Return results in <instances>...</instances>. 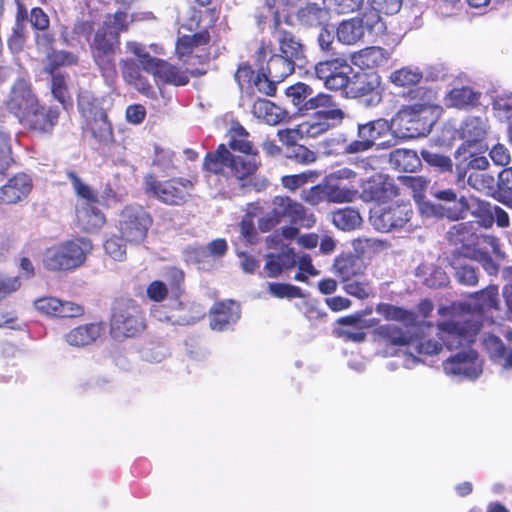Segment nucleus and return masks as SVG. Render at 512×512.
I'll use <instances>...</instances> for the list:
<instances>
[{
	"instance_id": "33",
	"label": "nucleus",
	"mask_w": 512,
	"mask_h": 512,
	"mask_svg": "<svg viewBox=\"0 0 512 512\" xmlns=\"http://www.w3.org/2000/svg\"><path fill=\"white\" fill-rule=\"evenodd\" d=\"M252 113L269 125H277L285 118L284 111L266 99L256 100L252 106Z\"/></svg>"
},
{
	"instance_id": "59",
	"label": "nucleus",
	"mask_w": 512,
	"mask_h": 512,
	"mask_svg": "<svg viewBox=\"0 0 512 512\" xmlns=\"http://www.w3.org/2000/svg\"><path fill=\"white\" fill-rule=\"evenodd\" d=\"M25 42V22L23 18L17 16L15 25L12 29V34L8 40V46L12 52H19L22 50Z\"/></svg>"
},
{
	"instance_id": "49",
	"label": "nucleus",
	"mask_w": 512,
	"mask_h": 512,
	"mask_svg": "<svg viewBox=\"0 0 512 512\" xmlns=\"http://www.w3.org/2000/svg\"><path fill=\"white\" fill-rule=\"evenodd\" d=\"M78 57L68 51L54 50L47 55V65L45 70L47 72H56L55 70L60 66H70L76 64Z\"/></svg>"
},
{
	"instance_id": "1",
	"label": "nucleus",
	"mask_w": 512,
	"mask_h": 512,
	"mask_svg": "<svg viewBox=\"0 0 512 512\" xmlns=\"http://www.w3.org/2000/svg\"><path fill=\"white\" fill-rule=\"evenodd\" d=\"M126 18V8L118 10L95 34L92 44L93 58L105 78H112L115 74L119 32L126 28Z\"/></svg>"
},
{
	"instance_id": "9",
	"label": "nucleus",
	"mask_w": 512,
	"mask_h": 512,
	"mask_svg": "<svg viewBox=\"0 0 512 512\" xmlns=\"http://www.w3.org/2000/svg\"><path fill=\"white\" fill-rule=\"evenodd\" d=\"M130 52H133L137 58V63H133V65L141 66L161 81L176 86L186 85L189 82V77L185 72L164 60L151 57L140 44L130 43Z\"/></svg>"
},
{
	"instance_id": "37",
	"label": "nucleus",
	"mask_w": 512,
	"mask_h": 512,
	"mask_svg": "<svg viewBox=\"0 0 512 512\" xmlns=\"http://www.w3.org/2000/svg\"><path fill=\"white\" fill-rule=\"evenodd\" d=\"M262 213V207L259 203L247 204L246 213L240 222V233L242 237L250 244L254 243L257 232L254 224V218Z\"/></svg>"
},
{
	"instance_id": "43",
	"label": "nucleus",
	"mask_w": 512,
	"mask_h": 512,
	"mask_svg": "<svg viewBox=\"0 0 512 512\" xmlns=\"http://www.w3.org/2000/svg\"><path fill=\"white\" fill-rule=\"evenodd\" d=\"M227 251V243L224 239H216L211 241L206 248H191L188 253L190 259L201 262L204 257L210 255L213 257H221Z\"/></svg>"
},
{
	"instance_id": "53",
	"label": "nucleus",
	"mask_w": 512,
	"mask_h": 512,
	"mask_svg": "<svg viewBox=\"0 0 512 512\" xmlns=\"http://www.w3.org/2000/svg\"><path fill=\"white\" fill-rule=\"evenodd\" d=\"M420 154L427 164L437 168L440 172L452 171L453 163L448 156L438 154L427 149H422Z\"/></svg>"
},
{
	"instance_id": "45",
	"label": "nucleus",
	"mask_w": 512,
	"mask_h": 512,
	"mask_svg": "<svg viewBox=\"0 0 512 512\" xmlns=\"http://www.w3.org/2000/svg\"><path fill=\"white\" fill-rule=\"evenodd\" d=\"M391 161L403 171H415L421 164L416 152L398 149L391 155Z\"/></svg>"
},
{
	"instance_id": "14",
	"label": "nucleus",
	"mask_w": 512,
	"mask_h": 512,
	"mask_svg": "<svg viewBox=\"0 0 512 512\" xmlns=\"http://www.w3.org/2000/svg\"><path fill=\"white\" fill-rule=\"evenodd\" d=\"M487 120L481 117H468L465 119L458 130L459 137L463 143L458 147L454 153L456 160H459L468 149L476 148V150L487 149L483 144L484 139L488 133Z\"/></svg>"
},
{
	"instance_id": "51",
	"label": "nucleus",
	"mask_w": 512,
	"mask_h": 512,
	"mask_svg": "<svg viewBox=\"0 0 512 512\" xmlns=\"http://www.w3.org/2000/svg\"><path fill=\"white\" fill-rule=\"evenodd\" d=\"M357 191L333 184H325L326 201L330 203L352 202Z\"/></svg>"
},
{
	"instance_id": "27",
	"label": "nucleus",
	"mask_w": 512,
	"mask_h": 512,
	"mask_svg": "<svg viewBox=\"0 0 512 512\" xmlns=\"http://www.w3.org/2000/svg\"><path fill=\"white\" fill-rule=\"evenodd\" d=\"M482 150H476V148L468 149L463 154V161H459L456 164V183L458 185H464L465 178L467 175V168L477 170L476 172H485L490 166L489 160L485 156H478V153Z\"/></svg>"
},
{
	"instance_id": "57",
	"label": "nucleus",
	"mask_w": 512,
	"mask_h": 512,
	"mask_svg": "<svg viewBox=\"0 0 512 512\" xmlns=\"http://www.w3.org/2000/svg\"><path fill=\"white\" fill-rule=\"evenodd\" d=\"M404 185L413 193L416 202H420L427 190L430 181L423 176H406L403 178Z\"/></svg>"
},
{
	"instance_id": "4",
	"label": "nucleus",
	"mask_w": 512,
	"mask_h": 512,
	"mask_svg": "<svg viewBox=\"0 0 512 512\" xmlns=\"http://www.w3.org/2000/svg\"><path fill=\"white\" fill-rule=\"evenodd\" d=\"M432 125V106L428 104L403 107L391 121L392 131L400 139L426 136Z\"/></svg>"
},
{
	"instance_id": "29",
	"label": "nucleus",
	"mask_w": 512,
	"mask_h": 512,
	"mask_svg": "<svg viewBox=\"0 0 512 512\" xmlns=\"http://www.w3.org/2000/svg\"><path fill=\"white\" fill-rule=\"evenodd\" d=\"M333 270L342 282H346L362 275L364 264L359 257L353 254H342L335 259Z\"/></svg>"
},
{
	"instance_id": "41",
	"label": "nucleus",
	"mask_w": 512,
	"mask_h": 512,
	"mask_svg": "<svg viewBox=\"0 0 512 512\" xmlns=\"http://www.w3.org/2000/svg\"><path fill=\"white\" fill-rule=\"evenodd\" d=\"M422 77L423 74L419 68L408 66L392 72L389 79L396 86L408 87L418 84Z\"/></svg>"
},
{
	"instance_id": "22",
	"label": "nucleus",
	"mask_w": 512,
	"mask_h": 512,
	"mask_svg": "<svg viewBox=\"0 0 512 512\" xmlns=\"http://www.w3.org/2000/svg\"><path fill=\"white\" fill-rule=\"evenodd\" d=\"M36 109H32L22 120L21 123L39 133H49L58 121L59 113L55 109H44L36 104Z\"/></svg>"
},
{
	"instance_id": "40",
	"label": "nucleus",
	"mask_w": 512,
	"mask_h": 512,
	"mask_svg": "<svg viewBox=\"0 0 512 512\" xmlns=\"http://www.w3.org/2000/svg\"><path fill=\"white\" fill-rule=\"evenodd\" d=\"M229 146L231 149L239 151L243 154H257L253 151V146L248 140L249 133L240 124H234L229 132Z\"/></svg>"
},
{
	"instance_id": "39",
	"label": "nucleus",
	"mask_w": 512,
	"mask_h": 512,
	"mask_svg": "<svg viewBox=\"0 0 512 512\" xmlns=\"http://www.w3.org/2000/svg\"><path fill=\"white\" fill-rule=\"evenodd\" d=\"M474 225L471 222L456 223L447 232V239L455 244L470 245L474 239Z\"/></svg>"
},
{
	"instance_id": "30",
	"label": "nucleus",
	"mask_w": 512,
	"mask_h": 512,
	"mask_svg": "<svg viewBox=\"0 0 512 512\" xmlns=\"http://www.w3.org/2000/svg\"><path fill=\"white\" fill-rule=\"evenodd\" d=\"M296 255L292 249L286 248L279 254H268L264 271L268 277L279 276L284 270L293 268L296 265Z\"/></svg>"
},
{
	"instance_id": "54",
	"label": "nucleus",
	"mask_w": 512,
	"mask_h": 512,
	"mask_svg": "<svg viewBox=\"0 0 512 512\" xmlns=\"http://www.w3.org/2000/svg\"><path fill=\"white\" fill-rule=\"evenodd\" d=\"M209 41L207 34H195L193 36H183L176 45L177 54L183 57L189 54L193 47L206 44Z\"/></svg>"
},
{
	"instance_id": "50",
	"label": "nucleus",
	"mask_w": 512,
	"mask_h": 512,
	"mask_svg": "<svg viewBox=\"0 0 512 512\" xmlns=\"http://www.w3.org/2000/svg\"><path fill=\"white\" fill-rule=\"evenodd\" d=\"M120 235H113L104 243V249L113 259L122 261L126 256V239L123 228L119 230Z\"/></svg>"
},
{
	"instance_id": "23",
	"label": "nucleus",
	"mask_w": 512,
	"mask_h": 512,
	"mask_svg": "<svg viewBox=\"0 0 512 512\" xmlns=\"http://www.w3.org/2000/svg\"><path fill=\"white\" fill-rule=\"evenodd\" d=\"M128 299L114 301L110 319V335L114 341L122 343L128 337Z\"/></svg>"
},
{
	"instance_id": "12",
	"label": "nucleus",
	"mask_w": 512,
	"mask_h": 512,
	"mask_svg": "<svg viewBox=\"0 0 512 512\" xmlns=\"http://www.w3.org/2000/svg\"><path fill=\"white\" fill-rule=\"evenodd\" d=\"M315 76L329 90L346 89L353 68L345 57H335L318 62L314 67Z\"/></svg>"
},
{
	"instance_id": "17",
	"label": "nucleus",
	"mask_w": 512,
	"mask_h": 512,
	"mask_svg": "<svg viewBox=\"0 0 512 512\" xmlns=\"http://www.w3.org/2000/svg\"><path fill=\"white\" fill-rule=\"evenodd\" d=\"M272 208L281 222L282 219H288L293 225L302 227H312L316 220L312 213L299 202L288 196H276L272 200Z\"/></svg>"
},
{
	"instance_id": "46",
	"label": "nucleus",
	"mask_w": 512,
	"mask_h": 512,
	"mask_svg": "<svg viewBox=\"0 0 512 512\" xmlns=\"http://www.w3.org/2000/svg\"><path fill=\"white\" fill-rule=\"evenodd\" d=\"M68 178L71 180L76 194L81 198V202H79L77 206L98 204V198L95 192L84 184L74 172H68Z\"/></svg>"
},
{
	"instance_id": "38",
	"label": "nucleus",
	"mask_w": 512,
	"mask_h": 512,
	"mask_svg": "<svg viewBox=\"0 0 512 512\" xmlns=\"http://www.w3.org/2000/svg\"><path fill=\"white\" fill-rule=\"evenodd\" d=\"M332 221L337 228L343 231H350L361 225L362 218L357 210L344 208L333 213Z\"/></svg>"
},
{
	"instance_id": "25",
	"label": "nucleus",
	"mask_w": 512,
	"mask_h": 512,
	"mask_svg": "<svg viewBox=\"0 0 512 512\" xmlns=\"http://www.w3.org/2000/svg\"><path fill=\"white\" fill-rule=\"evenodd\" d=\"M240 318V308L234 301L216 303L211 309L210 326L213 330L223 331Z\"/></svg>"
},
{
	"instance_id": "10",
	"label": "nucleus",
	"mask_w": 512,
	"mask_h": 512,
	"mask_svg": "<svg viewBox=\"0 0 512 512\" xmlns=\"http://www.w3.org/2000/svg\"><path fill=\"white\" fill-rule=\"evenodd\" d=\"M412 215L413 210L408 204L378 206L371 211L370 222L381 232L399 231L408 226Z\"/></svg>"
},
{
	"instance_id": "36",
	"label": "nucleus",
	"mask_w": 512,
	"mask_h": 512,
	"mask_svg": "<svg viewBox=\"0 0 512 512\" xmlns=\"http://www.w3.org/2000/svg\"><path fill=\"white\" fill-rule=\"evenodd\" d=\"M364 34L358 17L342 21L336 31L338 41L345 45L356 44L363 38Z\"/></svg>"
},
{
	"instance_id": "24",
	"label": "nucleus",
	"mask_w": 512,
	"mask_h": 512,
	"mask_svg": "<svg viewBox=\"0 0 512 512\" xmlns=\"http://www.w3.org/2000/svg\"><path fill=\"white\" fill-rule=\"evenodd\" d=\"M104 331V323H88L72 329L64 338L70 346L84 347L94 343Z\"/></svg>"
},
{
	"instance_id": "61",
	"label": "nucleus",
	"mask_w": 512,
	"mask_h": 512,
	"mask_svg": "<svg viewBox=\"0 0 512 512\" xmlns=\"http://www.w3.org/2000/svg\"><path fill=\"white\" fill-rule=\"evenodd\" d=\"M268 291L276 298L302 297L301 289L297 286L284 283H268Z\"/></svg>"
},
{
	"instance_id": "19",
	"label": "nucleus",
	"mask_w": 512,
	"mask_h": 512,
	"mask_svg": "<svg viewBox=\"0 0 512 512\" xmlns=\"http://www.w3.org/2000/svg\"><path fill=\"white\" fill-rule=\"evenodd\" d=\"M375 334L386 344L398 347H407V351L404 352L406 355L404 366L406 368H412L418 362V358L412 352L414 335H412L410 330L403 331L395 324H384L375 330Z\"/></svg>"
},
{
	"instance_id": "63",
	"label": "nucleus",
	"mask_w": 512,
	"mask_h": 512,
	"mask_svg": "<svg viewBox=\"0 0 512 512\" xmlns=\"http://www.w3.org/2000/svg\"><path fill=\"white\" fill-rule=\"evenodd\" d=\"M13 163L10 136L0 130V174H3Z\"/></svg>"
},
{
	"instance_id": "55",
	"label": "nucleus",
	"mask_w": 512,
	"mask_h": 512,
	"mask_svg": "<svg viewBox=\"0 0 512 512\" xmlns=\"http://www.w3.org/2000/svg\"><path fill=\"white\" fill-rule=\"evenodd\" d=\"M478 303L477 308L479 310L486 309H498V288L496 286H489L486 289L476 294Z\"/></svg>"
},
{
	"instance_id": "62",
	"label": "nucleus",
	"mask_w": 512,
	"mask_h": 512,
	"mask_svg": "<svg viewBox=\"0 0 512 512\" xmlns=\"http://www.w3.org/2000/svg\"><path fill=\"white\" fill-rule=\"evenodd\" d=\"M343 290L358 299H367L372 295V287L368 282H360L356 280H348L346 282H343Z\"/></svg>"
},
{
	"instance_id": "13",
	"label": "nucleus",
	"mask_w": 512,
	"mask_h": 512,
	"mask_svg": "<svg viewBox=\"0 0 512 512\" xmlns=\"http://www.w3.org/2000/svg\"><path fill=\"white\" fill-rule=\"evenodd\" d=\"M443 369L449 376L473 380L482 373V361L477 352L469 348L445 360Z\"/></svg>"
},
{
	"instance_id": "26",
	"label": "nucleus",
	"mask_w": 512,
	"mask_h": 512,
	"mask_svg": "<svg viewBox=\"0 0 512 512\" xmlns=\"http://www.w3.org/2000/svg\"><path fill=\"white\" fill-rule=\"evenodd\" d=\"M390 53L381 47H367L351 55V62L361 69H374L385 65Z\"/></svg>"
},
{
	"instance_id": "7",
	"label": "nucleus",
	"mask_w": 512,
	"mask_h": 512,
	"mask_svg": "<svg viewBox=\"0 0 512 512\" xmlns=\"http://www.w3.org/2000/svg\"><path fill=\"white\" fill-rule=\"evenodd\" d=\"M192 188V182L185 178L160 181L154 175L148 174L144 180L146 194L169 205H180L186 202L190 197Z\"/></svg>"
},
{
	"instance_id": "48",
	"label": "nucleus",
	"mask_w": 512,
	"mask_h": 512,
	"mask_svg": "<svg viewBox=\"0 0 512 512\" xmlns=\"http://www.w3.org/2000/svg\"><path fill=\"white\" fill-rule=\"evenodd\" d=\"M51 74V92L55 99L66 107L70 103V95L67 86V77L61 72H49Z\"/></svg>"
},
{
	"instance_id": "42",
	"label": "nucleus",
	"mask_w": 512,
	"mask_h": 512,
	"mask_svg": "<svg viewBox=\"0 0 512 512\" xmlns=\"http://www.w3.org/2000/svg\"><path fill=\"white\" fill-rule=\"evenodd\" d=\"M479 94L470 87L455 88L447 96V103L456 108L473 106L477 103Z\"/></svg>"
},
{
	"instance_id": "31",
	"label": "nucleus",
	"mask_w": 512,
	"mask_h": 512,
	"mask_svg": "<svg viewBox=\"0 0 512 512\" xmlns=\"http://www.w3.org/2000/svg\"><path fill=\"white\" fill-rule=\"evenodd\" d=\"M151 225L150 214L141 207L134 208L130 212V243H142Z\"/></svg>"
},
{
	"instance_id": "2",
	"label": "nucleus",
	"mask_w": 512,
	"mask_h": 512,
	"mask_svg": "<svg viewBox=\"0 0 512 512\" xmlns=\"http://www.w3.org/2000/svg\"><path fill=\"white\" fill-rule=\"evenodd\" d=\"M260 164L258 154L236 156L224 144H221L215 152L205 156L203 167L213 174L231 176L244 182L256 173Z\"/></svg>"
},
{
	"instance_id": "58",
	"label": "nucleus",
	"mask_w": 512,
	"mask_h": 512,
	"mask_svg": "<svg viewBox=\"0 0 512 512\" xmlns=\"http://www.w3.org/2000/svg\"><path fill=\"white\" fill-rule=\"evenodd\" d=\"M378 10L371 9L365 12L358 20L361 21L362 29L370 32L380 33L384 29V23L382 22L381 16Z\"/></svg>"
},
{
	"instance_id": "44",
	"label": "nucleus",
	"mask_w": 512,
	"mask_h": 512,
	"mask_svg": "<svg viewBox=\"0 0 512 512\" xmlns=\"http://www.w3.org/2000/svg\"><path fill=\"white\" fill-rule=\"evenodd\" d=\"M376 311L383 315L385 319L399 321L406 326L412 325L415 321V316L412 312L391 304L381 303L377 306Z\"/></svg>"
},
{
	"instance_id": "16",
	"label": "nucleus",
	"mask_w": 512,
	"mask_h": 512,
	"mask_svg": "<svg viewBox=\"0 0 512 512\" xmlns=\"http://www.w3.org/2000/svg\"><path fill=\"white\" fill-rule=\"evenodd\" d=\"M392 130L391 123L385 119H377L365 124L358 125V139L350 142L344 147L345 154L365 152L371 149L376 141Z\"/></svg>"
},
{
	"instance_id": "28",
	"label": "nucleus",
	"mask_w": 512,
	"mask_h": 512,
	"mask_svg": "<svg viewBox=\"0 0 512 512\" xmlns=\"http://www.w3.org/2000/svg\"><path fill=\"white\" fill-rule=\"evenodd\" d=\"M273 38L279 45L280 55L294 61L303 57V45L292 32L279 26L274 29Z\"/></svg>"
},
{
	"instance_id": "60",
	"label": "nucleus",
	"mask_w": 512,
	"mask_h": 512,
	"mask_svg": "<svg viewBox=\"0 0 512 512\" xmlns=\"http://www.w3.org/2000/svg\"><path fill=\"white\" fill-rule=\"evenodd\" d=\"M316 177V172H304L295 175L283 176L281 179V183L286 189L290 191H295L296 189L302 187L306 183L313 182Z\"/></svg>"
},
{
	"instance_id": "34",
	"label": "nucleus",
	"mask_w": 512,
	"mask_h": 512,
	"mask_svg": "<svg viewBox=\"0 0 512 512\" xmlns=\"http://www.w3.org/2000/svg\"><path fill=\"white\" fill-rule=\"evenodd\" d=\"M97 205L77 206V219L85 231L92 232L98 230L106 221L104 214Z\"/></svg>"
},
{
	"instance_id": "8",
	"label": "nucleus",
	"mask_w": 512,
	"mask_h": 512,
	"mask_svg": "<svg viewBox=\"0 0 512 512\" xmlns=\"http://www.w3.org/2000/svg\"><path fill=\"white\" fill-rule=\"evenodd\" d=\"M78 107L85 120L87 130L99 144H107L112 139V129L103 108L98 100L88 92L81 93L78 98Z\"/></svg>"
},
{
	"instance_id": "20",
	"label": "nucleus",
	"mask_w": 512,
	"mask_h": 512,
	"mask_svg": "<svg viewBox=\"0 0 512 512\" xmlns=\"http://www.w3.org/2000/svg\"><path fill=\"white\" fill-rule=\"evenodd\" d=\"M295 14L296 20L301 26L305 27H320L328 24L330 20L329 10L322 5L312 2L311 0L305 1L303 4L298 5Z\"/></svg>"
},
{
	"instance_id": "32",
	"label": "nucleus",
	"mask_w": 512,
	"mask_h": 512,
	"mask_svg": "<svg viewBox=\"0 0 512 512\" xmlns=\"http://www.w3.org/2000/svg\"><path fill=\"white\" fill-rule=\"evenodd\" d=\"M315 111L313 117L298 124V131L303 135V138H317L329 131L335 124L340 123L320 115V109Z\"/></svg>"
},
{
	"instance_id": "11",
	"label": "nucleus",
	"mask_w": 512,
	"mask_h": 512,
	"mask_svg": "<svg viewBox=\"0 0 512 512\" xmlns=\"http://www.w3.org/2000/svg\"><path fill=\"white\" fill-rule=\"evenodd\" d=\"M345 91L350 97L361 99L364 105L375 106L382 100L381 77L376 72L352 73Z\"/></svg>"
},
{
	"instance_id": "15",
	"label": "nucleus",
	"mask_w": 512,
	"mask_h": 512,
	"mask_svg": "<svg viewBox=\"0 0 512 512\" xmlns=\"http://www.w3.org/2000/svg\"><path fill=\"white\" fill-rule=\"evenodd\" d=\"M434 197L441 201L439 204H424L423 212L438 217H446L450 220L463 218L468 210V203L465 197L457 198L452 189H444L434 192Z\"/></svg>"
},
{
	"instance_id": "64",
	"label": "nucleus",
	"mask_w": 512,
	"mask_h": 512,
	"mask_svg": "<svg viewBox=\"0 0 512 512\" xmlns=\"http://www.w3.org/2000/svg\"><path fill=\"white\" fill-rule=\"evenodd\" d=\"M153 165L157 166L163 173L169 175L174 170L173 153L169 150L155 148Z\"/></svg>"
},
{
	"instance_id": "52",
	"label": "nucleus",
	"mask_w": 512,
	"mask_h": 512,
	"mask_svg": "<svg viewBox=\"0 0 512 512\" xmlns=\"http://www.w3.org/2000/svg\"><path fill=\"white\" fill-rule=\"evenodd\" d=\"M466 183L480 192H490L494 189L495 178L487 172H471L467 176Z\"/></svg>"
},
{
	"instance_id": "21",
	"label": "nucleus",
	"mask_w": 512,
	"mask_h": 512,
	"mask_svg": "<svg viewBox=\"0 0 512 512\" xmlns=\"http://www.w3.org/2000/svg\"><path fill=\"white\" fill-rule=\"evenodd\" d=\"M32 189V179L25 173H19L0 188V202L15 204L26 198Z\"/></svg>"
},
{
	"instance_id": "3",
	"label": "nucleus",
	"mask_w": 512,
	"mask_h": 512,
	"mask_svg": "<svg viewBox=\"0 0 512 512\" xmlns=\"http://www.w3.org/2000/svg\"><path fill=\"white\" fill-rule=\"evenodd\" d=\"M286 95L299 112L320 109V115L335 122H342L345 118L344 111L339 108L333 96L323 92L313 95V89L305 83L291 85L286 89Z\"/></svg>"
},
{
	"instance_id": "56",
	"label": "nucleus",
	"mask_w": 512,
	"mask_h": 512,
	"mask_svg": "<svg viewBox=\"0 0 512 512\" xmlns=\"http://www.w3.org/2000/svg\"><path fill=\"white\" fill-rule=\"evenodd\" d=\"M287 157L300 164H311L317 159L316 152L299 144L287 148Z\"/></svg>"
},
{
	"instance_id": "35",
	"label": "nucleus",
	"mask_w": 512,
	"mask_h": 512,
	"mask_svg": "<svg viewBox=\"0 0 512 512\" xmlns=\"http://www.w3.org/2000/svg\"><path fill=\"white\" fill-rule=\"evenodd\" d=\"M295 61L286 56L273 53L267 61L266 73L274 79V81L282 82L286 77L294 71Z\"/></svg>"
},
{
	"instance_id": "18",
	"label": "nucleus",
	"mask_w": 512,
	"mask_h": 512,
	"mask_svg": "<svg viewBox=\"0 0 512 512\" xmlns=\"http://www.w3.org/2000/svg\"><path fill=\"white\" fill-rule=\"evenodd\" d=\"M37 103L38 100L34 95L30 84L24 79H19L11 88L6 101V107L20 121L32 109H36L35 107Z\"/></svg>"
},
{
	"instance_id": "6",
	"label": "nucleus",
	"mask_w": 512,
	"mask_h": 512,
	"mask_svg": "<svg viewBox=\"0 0 512 512\" xmlns=\"http://www.w3.org/2000/svg\"><path fill=\"white\" fill-rule=\"evenodd\" d=\"M479 330L478 320H474L470 314L453 316L438 323L439 338L449 350L471 343Z\"/></svg>"
},
{
	"instance_id": "47",
	"label": "nucleus",
	"mask_w": 512,
	"mask_h": 512,
	"mask_svg": "<svg viewBox=\"0 0 512 512\" xmlns=\"http://www.w3.org/2000/svg\"><path fill=\"white\" fill-rule=\"evenodd\" d=\"M68 178L71 180L76 194L81 198V202H79L77 206L98 204V198L95 192L84 184L74 172H68Z\"/></svg>"
},
{
	"instance_id": "5",
	"label": "nucleus",
	"mask_w": 512,
	"mask_h": 512,
	"mask_svg": "<svg viewBox=\"0 0 512 512\" xmlns=\"http://www.w3.org/2000/svg\"><path fill=\"white\" fill-rule=\"evenodd\" d=\"M92 250V243L87 238L65 241L46 250L43 258L49 270H71L81 266Z\"/></svg>"
}]
</instances>
